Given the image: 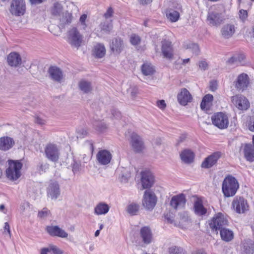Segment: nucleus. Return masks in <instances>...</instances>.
I'll list each match as a JSON object with an SVG mask.
<instances>
[{
    "mask_svg": "<svg viewBox=\"0 0 254 254\" xmlns=\"http://www.w3.org/2000/svg\"><path fill=\"white\" fill-rule=\"evenodd\" d=\"M110 47L114 54H119L124 48L123 41L120 38H115L110 43Z\"/></svg>",
    "mask_w": 254,
    "mask_h": 254,
    "instance_id": "obj_25",
    "label": "nucleus"
},
{
    "mask_svg": "<svg viewBox=\"0 0 254 254\" xmlns=\"http://www.w3.org/2000/svg\"><path fill=\"white\" fill-rule=\"evenodd\" d=\"M157 104L158 107L161 109H164L166 106L165 101L163 100L158 101L157 102Z\"/></svg>",
    "mask_w": 254,
    "mask_h": 254,
    "instance_id": "obj_60",
    "label": "nucleus"
},
{
    "mask_svg": "<svg viewBox=\"0 0 254 254\" xmlns=\"http://www.w3.org/2000/svg\"><path fill=\"white\" fill-rule=\"evenodd\" d=\"M213 96L211 94H207L204 96L200 104L202 110H208L212 104Z\"/></svg>",
    "mask_w": 254,
    "mask_h": 254,
    "instance_id": "obj_37",
    "label": "nucleus"
},
{
    "mask_svg": "<svg viewBox=\"0 0 254 254\" xmlns=\"http://www.w3.org/2000/svg\"><path fill=\"white\" fill-rule=\"evenodd\" d=\"M106 49L104 45L101 43L96 44L93 49L94 56L97 58H102L105 55Z\"/></svg>",
    "mask_w": 254,
    "mask_h": 254,
    "instance_id": "obj_35",
    "label": "nucleus"
},
{
    "mask_svg": "<svg viewBox=\"0 0 254 254\" xmlns=\"http://www.w3.org/2000/svg\"><path fill=\"white\" fill-rule=\"evenodd\" d=\"M15 144L13 138L8 136L0 137V150L6 151L12 148Z\"/></svg>",
    "mask_w": 254,
    "mask_h": 254,
    "instance_id": "obj_22",
    "label": "nucleus"
},
{
    "mask_svg": "<svg viewBox=\"0 0 254 254\" xmlns=\"http://www.w3.org/2000/svg\"><path fill=\"white\" fill-rule=\"evenodd\" d=\"M166 17L170 21L176 22L180 17V13L177 10L170 9L166 11Z\"/></svg>",
    "mask_w": 254,
    "mask_h": 254,
    "instance_id": "obj_39",
    "label": "nucleus"
},
{
    "mask_svg": "<svg viewBox=\"0 0 254 254\" xmlns=\"http://www.w3.org/2000/svg\"><path fill=\"white\" fill-rule=\"evenodd\" d=\"M139 244L141 247H145L153 242V235L148 226L141 227L139 231Z\"/></svg>",
    "mask_w": 254,
    "mask_h": 254,
    "instance_id": "obj_6",
    "label": "nucleus"
},
{
    "mask_svg": "<svg viewBox=\"0 0 254 254\" xmlns=\"http://www.w3.org/2000/svg\"><path fill=\"white\" fill-rule=\"evenodd\" d=\"M232 101L239 110H247L249 107V102L247 99L241 95H238L232 97Z\"/></svg>",
    "mask_w": 254,
    "mask_h": 254,
    "instance_id": "obj_18",
    "label": "nucleus"
},
{
    "mask_svg": "<svg viewBox=\"0 0 254 254\" xmlns=\"http://www.w3.org/2000/svg\"><path fill=\"white\" fill-rule=\"evenodd\" d=\"M246 159L249 162L254 161V145L250 143L242 144L240 147Z\"/></svg>",
    "mask_w": 254,
    "mask_h": 254,
    "instance_id": "obj_16",
    "label": "nucleus"
},
{
    "mask_svg": "<svg viewBox=\"0 0 254 254\" xmlns=\"http://www.w3.org/2000/svg\"><path fill=\"white\" fill-rule=\"evenodd\" d=\"M209 225L212 231L217 232L228 225L227 217L219 212L216 214L209 222Z\"/></svg>",
    "mask_w": 254,
    "mask_h": 254,
    "instance_id": "obj_3",
    "label": "nucleus"
},
{
    "mask_svg": "<svg viewBox=\"0 0 254 254\" xmlns=\"http://www.w3.org/2000/svg\"><path fill=\"white\" fill-rule=\"evenodd\" d=\"M244 254H253L254 253V243L251 240H247L244 243Z\"/></svg>",
    "mask_w": 254,
    "mask_h": 254,
    "instance_id": "obj_38",
    "label": "nucleus"
},
{
    "mask_svg": "<svg viewBox=\"0 0 254 254\" xmlns=\"http://www.w3.org/2000/svg\"><path fill=\"white\" fill-rule=\"evenodd\" d=\"M50 252L52 251L54 254H63L64 252L60 248L54 245H50L49 248H47Z\"/></svg>",
    "mask_w": 254,
    "mask_h": 254,
    "instance_id": "obj_51",
    "label": "nucleus"
},
{
    "mask_svg": "<svg viewBox=\"0 0 254 254\" xmlns=\"http://www.w3.org/2000/svg\"><path fill=\"white\" fill-rule=\"evenodd\" d=\"M10 13L15 16H20L25 13L26 4L24 0H12L9 8Z\"/></svg>",
    "mask_w": 254,
    "mask_h": 254,
    "instance_id": "obj_10",
    "label": "nucleus"
},
{
    "mask_svg": "<svg viewBox=\"0 0 254 254\" xmlns=\"http://www.w3.org/2000/svg\"><path fill=\"white\" fill-rule=\"evenodd\" d=\"M249 84V76L247 74L243 73L238 76L235 86L238 90L243 91L247 88Z\"/></svg>",
    "mask_w": 254,
    "mask_h": 254,
    "instance_id": "obj_21",
    "label": "nucleus"
},
{
    "mask_svg": "<svg viewBox=\"0 0 254 254\" xmlns=\"http://www.w3.org/2000/svg\"><path fill=\"white\" fill-rule=\"evenodd\" d=\"M112 158V153L106 149L99 150L96 154L97 162L99 165H108L110 163Z\"/></svg>",
    "mask_w": 254,
    "mask_h": 254,
    "instance_id": "obj_14",
    "label": "nucleus"
},
{
    "mask_svg": "<svg viewBox=\"0 0 254 254\" xmlns=\"http://www.w3.org/2000/svg\"><path fill=\"white\" fill-rule=\"evenodd\" d=\"M35 122L37 124L43 125L45 124V121L39 117H37L35 118Z\"/></svg>",
    "mask_w": 254,
    "mask_h": 254,
    "instance_id": "obj_63",
    "label": "nucleus"
},
{
    "mask_svg": "<svg viewBox=\"0 0 254 254\" xmlns=\"http://www.w3.org/2000/svg\"><path fill=\"white\" fill-rule=\"evenodd\" d=\"M140 38L136 34H132L130 37V42L133 45H137L140 42Z\"/></svg>",
    "mask_w": 254,
    "mask_h": 254,
    "instance_id": "obj_49",
    "label": "nucleus"
},
{
    "mask_svg": "<svg viewBox=\"0 0 254 254\" xmlns=\"http://www.w3.org/2000/svg\"><path fill=\"white\" fill-rule=\"evenodd\" d=\"M178 102L183 106H186L191 102L192 97L186 88H182L177 96Z\"/></svg>",
    "mask_w": 254,
    "mask_h": 254,
    "instance_id": "obj_20",
    "label": "nucleus"
},
{
    "mask_svg": "<svg viewBox=\"0 0 254 254\" xmlns=\"http://www.w3.org/2000/svg\"><path fill=\"white\" fill-rule=\"evenodd\" d=\"M235 32V27L233 24H226L221 29L222 36L225 39L231 37Z\"/></svg>",
    "mask_w": 254,
    "mask_h": 254,
    "instance_id": "obj_31",
    "label": "nucleus"
},
{
    "mask_svg": "<svg viewBox=\"0 0 254 254\" xmlns=\"http://www.w3.org/2000/svg\"><path fill=\"white\" fill-rule=\"evenodd\" d=\"M93 126L95 129L100 132H103L107 128L106 124L103 121H96Z\"/></svg>",
    "mask_w": 254,
    "mask_h": 254,
    "instance_id": "obj_44",
    "label": "nucleus"
},
{
    "mask_svg": "<svg viewBox=\"0 0 254 254\" xmlns=\"http://www.w3.org/2000/svg\"><path fill=\"white\" fill-rule=\"evenodd\" d=\"M131 176V173L128 169L124 168L121 171L120 180L122 183H126L128 182V179Z\"/></svg>",
    "mask_w": 254,
    "mask_h": 254,
    "instance_id": "obj_42",
    "label": "nucleus"
},
{
    "mask_svg": "<svg viewBox=\"0 0 254 254\" xmlns=\"http://www.w3.org/2000/svg\"><path fill=\"white\" fill-rule=\"evenodd\" d=\"M174 218V214L172 213L169 212L165 214V218L169 223L175 224Z\"/></svg>",
    "mask_w": 254,
    "mask_h": 254,
    "instance_id": "obj_53",
    "label": "nucleus"
},
{
    "mask_svg": "<svg viewBox=\"0 0 254 254\" xmlns=\"http://www.w3.org/2000/svg\"><path fill=\"white\" fill-rule=\"evenodd\" d=\"M157 201V197L153 191L148 190L144 191L142 199V205L145 209L152 210L155 206Z\"/></svg>",
    "mask_w": 254,
    "mask_h": 254,
    "instance_id": "obj_5",
    "label": "nucleus"
},
{
    "mask_svg": "<svg viewBox=\"0 0 254 254\" xmlns=\"http://www.w3.org/2000/svg\"><path fill=\"white\" fill-rule=\"evenodd\" d=\"M210 90L212 91H215L217 88V82L216 80H212L209 84Z\"/></svg>",
    "mask_w": 254,
    "mask_h": 254,
    "instance_id": "obj_57",
    "label": "nucleus"
},
{
    "mask_svg": "<svg viewBox=\"0 0 254 254\" xmlns=\"http://www.w3.org/2000/svg\"><path fill=\"white\" fill-rule=\"evenodd\" d=\"M232 205L238 213H243L248 210L249 205L247 200L243 197L236 196L233 199Z\"/></svg>",
    "mask_w": 254,
    "mask_h": 254,
    "instance_id": "obj_12",
    "label": "nucleus"
},
{
    "mask_svg": "<svg viewBox=\"0 0 254 254\" xmlns=\"http://www.w3.org/2000/svg\"><path fill=\"white\" fill-rule=\"evenodd\" d=\"M49 165L48 163L42 164L40 166L39 171L46 172L49 169Z\"/></svg>",
    "mask_w": 254,
    "mask_h": 254,
    "instance_id": "obj_62",
    "label": "nucleus"
},
{
    "mask_svg": "<svg viewBox=\"0 0 254 254\" xmlns=\"http://www.w3.org/2000/svg\"><path fill=\"white\" fill-rule=\"evenodd\" d=\"M221 156L219 152H215L206 158L201 164V167L209 168L215 165Z\"/></svg>",
    "mask_w": 254,
    "mask_h": 254,
    "instance_id": "obj_23",
    "label": "nucleus"
},
{
    "mask_svg": "<svg viewBox=\"0 0 254 254\" xmlns=\"http://www.w3.org/2000/svg\"><path fill=\"white\" fill-rule=\"evenodd\" d=\"M239 58H243V55H238L230 58L228 61V63L230 64H238V60L239 59Z\"/></svg>",
    "mask_w": 254,
    "mask_h": 254,
    "instance_id": "obj_54",
    "label": "nucleus"
},
{
    "mask_svg": "<svg viewBox=\"0 0 254 254\" xmlns=\"http://www.w3.org/2000/svg\"><path fill=\"white\" fill-rule=\"evenodd\" d=\"M110 209L109 206L104 202L98 203L94 208V214L97 215H105L107 214Z\"/></svg>",
    "mask_w": 254,
    "mask_h": 254,
    "instance_id": "obj_33",
    "label": "nucleus"
},
{
    "mask_svg": "<svg viewBox=\"0 0 254 254\" xmlns=\"http://www.w3.org/2000/svg\"><path fill=\"white\" fill-rule=\"evenodd\" d=\"M45 154L47 158L53 162L59 160L60 152L57 145L54 143H49L45 147Z\"/></svg>",
    "mask_w": 254,
    "mask_h": 254,
    "instance_id": "obj_9",
    "label": "nucleus"
},
{
    "mask_svg": "<svg viewBox=\"0 0 254 254\" xmlns=\"http://www.w3.org/2000/svg\"><path fill=\"white\" fill-rule=\"evenodd\" d=\"M141 182L143 189H149L154 183V179L153 174L149 171H142L141 173Z\"/></svg>",
    "mask_w": 254,
    "mask_h": 254,
    "instance_id": "obj_17",
    "label": "nucleus"
},
{
    "mask_svg": "<svg viewBox=\"0 0 254 254\" xmlns=\"http://www.w3.org/2000/svg\"><path fill=\"white\" fill-rule=\"evenodd\" d=\"M51 78L55 81L61 82L63 78L62 71L57 66H51L48 70Z\"/></svg>",
    "mask_w": 254,
    "mask_h": 254,
    "instance_id": "obj_27",
    "label": "nucleus"
},
{
    "mask_svg": "<svg viewBox=\"0 0 254 254\" xmlns=\"http://www.w3.org/2000/svg\"><path fill=\"white\" fill-rule=\"evenodd\" d=\"M212 124L220 129H225L228 127L229 122L227 115L222 112L215 113L211 117Z\"/></svg>",
    "mask_w": 254,
    "mask_h": 254,
    "instance_id": "obj_8",
    "label": "nucleus"
},
{
    "mask_svg": "<svg viewBox=\"0 0 254 254\" xmlns=\"http://www.w3.org/2000/svg\"><path fill=\"white\" fill-rule=\"evenodd\" d=\"M64 12L63 6L59 1L55 2L53 6L51 7V13L56 18L60 16Z\"/></svg>",
    "mask_w": 254,
    "mask_h": 254,
    "instance_id": "obj_34",
    "label": "nucleus"
},
{
    "mask_svg": "<svg viewBox=\"0 0 254 254\" xmlns=\"http://www.w3.org/2000/svg\"><path fill=\"white\" fill-rule=\"evenodd\" d=\"M73 16L71 13L67 11H64L57 19L59 21V25L64 28L65 26L70 24L72 20Z\"/></svg>",
    "mask_w": 254,
    "mask_h": 254,
    "instance_id": "obj_28",
    "label": "nucleus"
},
{
    "mask_svg": "<svg viewBox=\"0 0 254 254\" xmlns=\"http://www.w3.org/2000/svg\"><path fill=\"white\" fill-rule=\"evenodd\" d=\"M186 203L185 195L181 193L173 196L170 200V205L173 209L178 210L184 208Z\"/></svg>",
    "mask_w": 254,
    "mask_h": 254,
    "instance_id": "obj_15",
    "label": "nucleus"
},
{
    "mask_svg": "<svg viewBox=\"0 0 254 254\" xmlns=\"http://www.w3.org/2000/svg\"><path fill=\"white\" fill-rule=\"evenodd\" d=\"M141 71L145 75H150L153 74L154 70L151 64H144L141 66Z\"/></svg>",
    "mask_w": 254,
    "mask_h": 254,
    "instance_id": "obj_41",
    "label": "nucleus"
},
{
    "mask_svg": "<svg viewBox=\"0 0 254 254\" xmlns=\"http://www.w3.org/2000/svg\"><path fill=\"white\" fill-rule=\"evenodd\" d=\"M139 206L136 203H131L127 207V211L131 215H135L139 210Z\"/></svg>",
    "mask_w": 254,
    "mask_h": 254,
    "instance_id": "obj_43",
    "label": "nucleus"
},
{
    "mask_svg": "<svg viewBox=\"0 0 254 254\" xmlns=\"http://www.w3.org/2000/svg\"><path fill=\"white\" fill-rule=\"evenodd\" d=\"M81 164L80 163L74 162L72 165V171L74 174L78 173L80 170Z\"/></svg>",
    "mask_w": 254,
    "mask_h": 254,
    "instance_id": "obj_55",
    "label": "nucleus"
},
{
    "mask_svg": "<svg viewBox=\"0 0 254 254\" xmlns=\"http://www.w3.org/2000/svg\"><path fill=\"white\" fill-rule=\"evenodd\" d=\"M29 208V203L28 202H24L22 203L20 206V209L21 212L24 213L26 210Z\"/></svg>",
    "mask_w": 254,
    "mask_h": 254,
    "instance_id": "obj_58",
    "label": "nucleus"
},
{
    "mask_svg": "<svg viewBox=\"0 0 254 254\" xmlns=\"http://www.w3.org/2000/svg\"><path fill=\"white\" fill-rule=\"evenodd\" d=\"M169 254H184L183 249L178 246H172L168 248Z\"/></svg>",
    "mask_w": 254,
    "mask_h": 254,
    "instance_id": "obj_45",
    "label": "nucleus"
},
{
    "mask_svg": "<svg viewBox=\"0 0 254 254\" xmlns=\"http://www.w3.org/2000/svg\"><path fill=\"white\" fill-rule=\"evenodd\" d=\"M221 239L225 242L231 241L234 238V234L232 231L225 228L219 230Z\"/></svg>",
    "mask_w": 254,
    "mask_h": 254,
    "instance_id": "obj_36",
    "label": "nucleus"
},
{
    "mask_svg": "<svg viewBox=\"0 0 254 254\" xmlns=\"http://www.w3.org/2000/svg\"><path fill=\"white\" fill-rule=\"evenodd\" d=\"M76 135L77 138H82L87 136L88 132L86 128L83 127H78L76 129Z\"/></svg>",
    "mask_w": 254,
    "mask_h": 254,
    "instance_id": "obj_46",
    "label": "nucleus"
},
{
    "mask_svg": "<svg viewBox=\"0 0 254 254\" xmlns=\"http://www.w3.org/2000/svg\"><path fill=\"white\" fill-rule=\"evenodd\" d=\"M193 211L195 215L198 216L202 217L205 216L207 212V209L203 205L201 199L197 198L193 203Z\"/></svg>",
    "mask_w": 254,
    "mask_h": 254,
    "instance_id": "obj_26",
    "label": "nucleus"
},
{
    "mask_svg": "<svg viewBox=\"0 0 254 254\" xmlns=\"http://www.w3.org/2000/svg\"><path fill=\"white\" fill-rule=\"evenodd\" d=\"M161 52L164 58L172 60L174 58V50L172 42L167 40L162 41Z\"/></svg>",
    "mask_w": 254,
    "mask_h": 254,
    "instance_id": "obj_13",
    "label": "nucleus"
},
{
    "mask_svg": "<svg viewBox=\"0 0 254 254\" xmlns=\"http://www.w3.org/2000/svg\"><path fill=\"white\" fill-rule=\"evenodd\" d=\"M78 86L79 90L84 94L91 93L93 88L91 82L85 79L79 81Z\"/></svg>",
    "mask_w": 254,
    "mask_h": 254,
    "instance_id": "obj_30",
    "label": "nucleus"
},
{
    "mask_svg": "<svg viewBox=\"0 0 254 254\" xmlns=\"http://www.w3.org/2000/svg\"><path fill=\"white\" fill-rule=\"evenodd\" d=\"M50 214V211L47 208H44L42 210L39 212L38 216L40 218H45L48 217Z\"/></svg>",
    "mask_w": 254,
    "mask_h": 254,
    "instance_id": "obj_50",
    "label": "nucleus"
},
{
    "mask_svg": "<svg viewBox=\"0 0 254 254\" xmlns=\"http://www.w3.org/2000/svg\"><path fill=\"white\" fill-rule=\"evenodd\" d=\"M224 20L223 14L217 11H209L207 13L206 22L208 25L211 27L219 26Z\"/></svg>",
    "mask_w": 254,
    "mask_h": 254,
    "instance_id": "obj_7",
    "label": "nucleus"
},
{
    "mask_svg": "<svg viewBox=\"0 0 254 254\" xmlns=\"http://www.w3.org/2000/svg\"><path fill=\"white\" fill-rule=\"evenodd\" d=\"M22 167L19 161L9 160L6 170V176L10 180H16L21 176L20 170Z\"/></svg>",
    "mask_w": 254,
    "mask_h": 254,
    "instance_id": "obj_4",
    "label": "nucleus"
},
{
    "mask_svg": "<svg viewBox=\"0 0 254 254\" xmlns=\"http://www.w3.org/2000/svg\"><path fill=\"white\" fill-rule=\"evenodd\" d=\"M187 49H191L192 52L197 54L199 51L198 45L197 44L189 43L186 45Z\"/></svg>",
    "mask_w": 254,
    "mask_h": 254,
    "instance_id": "obj_48",
    "label": "nucleus"
},
{
    "mask_svg": "<svg viewBox=\"0 0 254 254\" xmlns=\"http://www.w3.org/2000/svg\"><path fill=\"white\" fill-rule=\"evenodd\" d=\"M46 231L52 236H58L63 238H66L68 237V234L58 226H47Z\"/></svg>",
    "mask_w": 254,
    "mask_h": 254,
    "instance_id": "obj_24",
    "label": "nucleus"
},
{
    "mask_svg": "<svg viewBox=\"0 0 254 254\" xmlns=\"http://www.w3.org/2000/svg\"><path fill=\"white\" fill-rule=\"evenodd\" d=\"M249 129L252 131H254V119H253L249 124Z\"/></svg>",
    "mask_w": 254,
    "mask_h": 254,
    "instance_id": "obj_64",
    "label": "nucleus"
},
{
    "mask_svg": "<svg viewBox=\"0 0 254 254\" xmlns=\"http://www.w3.org/2000/svg\"><path fill=\"white\" fill-rule=\"evenodd\" d=\"M101 30L105 33H110L113 28V24L111 20H105L100 24Z\"/></svg>",
    "mask_w": 254,
    "mask_h": 254,
    "instance_id": "obj_40",
    "label": "nucleus"
},
{
    "mask_svg": "<svg viewBox=\"0 0 254 254\" xmlns=\"http://www.w3.org/2000/svg\"><path fill=\"white\" fill-rule=\"evenodd\" d=\"M130 144L132 150L136 153H140L145 148L142 139L135 132H132L130 135Z\"/></svg>",
    "mask_w": 254,
    "mask_h": 254,
    "instance_id": "obj_11",
    "label": "nucleus"
},
{
    "mask_svg": "<svg viewBox=\"0 0 254 254\" xmlns=\"http://www.w3.org/2000/svg\"><path fill=\"white\" fill-rule=\"evenodd\" d=\"M239 18L243 22H245L248 17L247 11L244 9H241L239 12Z\"/></svg>",
    "mask_w": 254,
    "mask_h": 254,
    "instance_id": "obj_52",
    "label": "nucleus"
},
{
    "mask_svg": "<svg viewBox=\"0 0 254 254\" xmlns=\"http://www.w3.org/2000/svg\"><path fill=\"white\" fill-rule=\"evenodd\" d=\"M239 188V183L236 178L228 175L223 180L222 186V192L226 197L234 196Z\"/></svg>",
    "mask_w": 254,
    "mask_h": 254,
    "instance_id": "obj_1",
    "label": "nucleus"
},
{
    "mask_svg": "<svg viewBox=\"0 0 254 254\" xmlns=\"http://www.w3.org/2000/svg\"><path fill=\"white\" fill-rule=\"evenodd\" d=\"M180 155L182 161L186 164H190L192 162L194 157L193 152L190 149L184 150Z\"/></svg>",
    "mask_w": 254,
    "mask_h": 254,
    "instance_id": "obj_32",
    "label": "nucleus"
},
{
    "mask_svg": "<svg viewBox=\"0 0 254 254\" xmlns=\"http://www.w3.org/2000/svg\"><path fill=\"white\" fill-rule=\"evenodd\" d=\"M87 17V15L84 14H82L79 18V25L80 26L81 29L83 30H86L87 27V24L86 23Z\"/></svg>",
    "mask_w": 254,
    "mask_h": 254,
    "instance_id": "obj_47",
    "label": "nucleus"
},
{
    "mask_svg": "<svg viewBox=\"0 0 254 254\" xmlns=\"http://www.w3.org/2000/svg\"><path fill=\"white\" fill-rule=\"evenodd\" d=\"M113 117L116 119H120L121 118V114L117 110H113L112 111Z\"/></svg>",
    "mask_w": 254,
    "mask_h": 254,
    "instance_id": "obj_59",
    "label": "nucleus"
},
{
    "mask_svg": "<svg viewBox=\"0 0 254 254\" xmlns=\"http://www.w3.org/2000/svg\"><path fill=\"white\" fill-rule=\"evenodd\" d=\"M60 189L56 182H51L47 188V195L53 200H56L60 195Z\"/></svg>",
    "mask_w": 254,
    "mask_h": 254,
    "instance_id": "obj_19",
    "label": "nucleus"
},
{
    "mask_svg": "<svg viewBox=\"0 0 254 254\" xmlns=\"http://www.w3.org/2000/svg\"><path fill=\"white\" fill-rule=\"evenodd\" d=\"M198 65L199 68L203 70H205L207 69L208 67V64L207 63L203 61L199 62Z\"/></svg>",
    "mask_w": 254,
    "mask_h": 254,
    "instance_id": "obj_56",
    "label": "nucleus"
},
{
    "mask_svg": "<svg viewBox=\"0 0 254 254\" xmlns=\"http://www.w3.org/2000/svg\"><path fill=\"white\" fill-rule=\"evenodd\" d=\"M113 13V10L112 8L110 7L108 9L106 12L104 14V16L106 18H109L111 17Z\"/></svg>",
    "mask_w": 254,
    "mask_h": 254,
    "instance_id": "obj_61",
    "label": "nucleus"
},
{
    "mask_svg": "<svg viewBox=\"0 0 254 254\" xmlns=\"http://www.w3.org/2000/svg\"><path fill=\"white\" fill-rule=\"evenodd\" d=\"M7 62L11 66L16 67L22 63V60L19 54L16 52L10 53L7 56Z\"/></svg>",
    "mask_w": 254,
    "mask_h": 254,
    "instance_id": "obj_29",
    "label": "nucleus"
},
{
    "mask_svg": "<svg viewBox=\"0 0 254 254\" xmlns=\"http://www.w3.org/2000/svg\"><path fill=\"white\" fill-rule=\"evenodd\" d=\"M83 36L76 27L70 29L66 33V41L72 47L78 49L83 42Z\"/></svg>",
    "mask_w": 254,
    "mask_h": 254,
    "instance_id": "obj_2",
    "label": "nucleus"
}]
</instances>
